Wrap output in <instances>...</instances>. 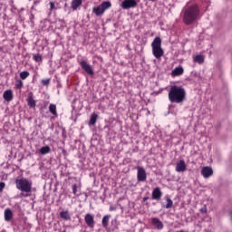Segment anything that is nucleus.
<instances>
[{"label": "nucleus", "mask_w": 232, "mask_h": 232, "mask_svg": "<svg viewBox=\"0 0 232 232\" xmlns=\"http://www.w3.org/2000/svg\"><path fill=\"white\" fill-rule=\"evenodd\" d=\"M168 97L172 104H182L186 101V89L182 86L173 85L169 91Z\"/></svg>", "instance_id": "obj_1"}, {"label": "nucleus", "mask_w": 232, "mask_h": 232, "mask_svg": "<svg viewBox=\"0 0 232 232\" xmlns=\"http://www.w3.org/2000/svg\"><path fill=\"white\" fill-rule=\"evenodd\" d=\"M198 19H200V8L197 5L188 6L183 12V23L187 25L193 24Z\"/></svg>", "instance_id": "obj_2"}, {"label": "nucleus", "mask_w": 232, "mask_h": 232, "mask_svg": "<svg viewBox=\"0 0 232 232\" xmlns=\"http://www.w3.org/2000/svg\"><path fill=\"white\" fill-rule=\"evenodd\" d=\"M16 189L21 191L20 197H24V198L30 197V193H32V180H29L26 178L16 179L14 181Z\"/></svg>", "instance_id": "obj_3"}, {"label": "nucleus", "mask_w": 232, "mask_h": 232, "mask_svg": "<svg viewBox=\"0 0 232 232\" xmlns=\"http://www.w3.org/2000/svg\"><path fill=\"white\" fill-rule=\"evenodd\" d=\"M151 48L152 55H154L156 59H161L164 55V50L162 49V39H160V37L157 36L154 38L151 43Z\"/></svg>", "instance_id": "obj_4"}, {"label": "nucleus", "mask_w": 232, "mask_h": 232, "mask_svg": "<svg viewBox=\"0 0 232 232\" xmlns=\"http://www.w3.org/2000/svg\"><path fill=\"white\" fill-rule=\"evenodd\" d=\"M111 8V2L105 1L102 2L100 5L92 8V14H95L98 17L101 15H104V12L106 10H110Z\"/></svg>", "instance_id": "obj_5"}, {"label": "nucleus", "mask_w": 232, "mask_h": 232, "mask_svg": "<svg viewBox=\"0 0 232 232\" xmlns=\"http://www.w3.org/2000/svg\"><path fill=\"white\" fill-rule=\"evenodd\" d=\"M79 64L82 70H84V72L87 73V75H90L91 77H93V75H95V72H93V68H92V65H90L88 62L81 61Z\"/></svg>", "instance_id": "obj_6"}, {"label": "nucleus", "mask_w": 232, "mask_h": 232, "mask_svg": "<svg viewBox=\"0 0 232 232\" xmlns=\"http://www.w3.org/2000/svg\"><path fill=\"white\" fill-rule=\"evenodd\" d=\"M137 180L138 182H146L148 175L146 174V169L142 167H137Z\"/></svg>", "instance_id": "obj_7"}, {"label": "nucleus", "mask_w": 232, "mask_h": 232, "mask_svg": "<svg viewBox=\"0 0 232 232\" xmlns=\"http://www.w3.org/2000/svg\"><path fill=\"white\" fill-rule=\"evenodd\" d=\"M85 224L90 227L91 229H93L95 227V218H93V215L88 213L84 217Z\"/></svg>", "instance_id": "obj_8"}, {"label": "nucleus", "mask_w": 232, "mask_h": 232, "mask_svg": "<svg viewBox=\"0 0 232 232\" xmlns=\"http://www.w3.org/2000/svg\"><path fill=\"white\" fill-rule=\"evenodd\" d=\"M177 173H184L186 169H188V166L186 165V161L184 160H179L176 163V168H175Z\"/></svg>", "instance_id": "obj_9"}, {"label": "nucleus", "mask_w": 232, "mask_h": 232, "mask_svg": "<svg viewBox=\"0 0 232 232\" xmlns=\"http://www.w3.org/2000/svg\"><path fill=\"white\" fill-rule=\"evenodd\" d=\"M137 6V1L135 0H124L121 3V8L123 10H130V8H135Z\"/></svg>", "instance_id": "obj_10"}, {"label": "nucleus", "mask_w": 232, "mask_h": 232, "mask_svg": "<svg viewBox=\"0 0 232 232\" xmlns=\"http://www.w3.org/2000/svg\"><path fill=\"white\" fill-rule=\"evenodd\" d=\"M151 224L156 227V229H164V223H162V221L158 218H152Z\"/></svg>", "instance_id": "obj_11"}, {"label": "nucleus", "mask_w": 232, "mask_h": 232, "mask_svg": "<svg viewBox=\"0 0 232 232\" xmlns=\"http://www.w3.org/2000/svg\"><path fill=\"white\" fill-rule=\"evenodd\" d=\"M162 198V191L160 188H156L152 190V200H160Z\"/></svg>", "instance_id": "obj_12"}, {"label": "nucleus", "mask_w": 232, "mask_h": 232, "mask_svg": "<svg viewBox=\"0 0 232 232\" xmlns=\"http://www.w3.org/2000/svg\"><path fill=\"white\" fill-rule=\"evenodd\" d=\"M3 97L6 102H11V101H14V92L12 90H6L4 92Z\"/></svg>", "instance_id": "obj_13"}, {"label": "nucleus", "mask_w": 232, "mask_h": 232, "mask_svg": "<svg viewBox=\"0 0 232 232\" xmlns=\"http://www.w3.org/2000/svg\"><path fill=\"white\" fill-rule=\"evenodd\" d=\"M4 217H5V222H10L14 218V212H12V209L10 208H5Z\"/></svg>", "instance_id": "obj_14"}, {"label": "nucleus", "mask_w": 232, "mask_h": 232, "mask_svg": "<svg viewBox=\"0 0 232 232\" xmlns=\"http://www.w3.org/2000/svg\"><path fill=\"white\" fill-rule=\"evenodd\" d=\"M27 104L29 108H35L36 103L35 100L34 99V92H30L27 97Z\"/></svg>", "instance_id": "obj_15"}, {"label": "nucleus", "mask_w": 232, "mask_h": 232, "mask_svg": "<svg viewBox=\"0 0 232 232\" xmlns=\"http://www.w3.org/2000/svg\"><path fill=\"white\" fill-rule=\"evenodd\" d=\"M184 73V68L182 67H176L172 72L171 75L172 77H179V75H182Z\"/></svg>", "instance_id": "obj_16"}, {"label": "nucleus", "mask_w": 232, "mask_h": 232, "mask_svg": "<svg viewBox=\"0 0 232 232\" xmlns=\"http://www.w3.org/2000/svg\"><path fill=\"white\" fill-rule=\"evenodd\" d=\"M213 175V169L211 167H204V179H209Z\"/></svg>", "instance_id": "obj_17"}, {"label": "nucleus", "mask_w": 232, "mask_h": 232, "mask_svg": "<svg viewBox=\"0 0 232 232\" xmlns=\"http://www.w3.org/2000/svg\"><path fill=\"white\" fill-rule=\"evenodd\" d=\"M111 218V215H105L102 219V225L105 229L108 227V225L110 224V218Z\"/></svg>", "instance_id": "obj_18"}, {"label": "nucleus", "mask_w": 232, "mask_h": 232, "mask_svg": "<svg viewBox=\"0 0 232 232\" xmlns=\"http://www.w3.org/2000/svg\"><path fill=\"white\" fill-rule=\"evenodd\" d=\"M82 5V0H72V8L73 12H75V10H77V8H79V6H81Z\"/></svg>", "instance_id": "obj_19"}, {"label": "nucleus", "mask_w": 232, "mask_h": 232, "mask_svg": "<svg viewBox=\"0 0 232 232\" xmlns=\"http://www.w3.org/2000/svg\"><path fill=\"white\" fill-rule=\"evenodd\" d=\"M49 111L52 113V115H54V117H57V105L51 103L49 105Z\"/></svg>", "instance_id": "obj_20"}, {"label": "nucleus", "mask_w": 232, "mask_h": 232, "mask_svg": "<svg viewBox=\"0 0 232 232\" xmlns=\"http://www.w3.org/2000/svg\"><path fill=\"white\" fill-rule=\"evenodd\" d=\"M60 217L63 220H72V217H70V213L68 212V210L60 212Z\"/></svg>", "instance_id": "obj_21"}, {"label": "nucleus", "mask_w": 232, "mask_h": 232, "mask_svg": "<svg viewBox=\"0 0 232 232\" xmlns=\"http://www.w3.org/2000/svg\"><path fill=\"white\" fill-rule=\"evenodd\" d=\"M194 63H198V64H202L204 63V56L202 54H198L193 56Z\"/></svg>", "instance_id": "obj_22"}, {"label": "nucleus", "mask_w": 232, "mask_h": 232, "mask_svg": "<svg viewBox=\"0 0 232 232\" xmlns=\"http://www.w3.org/2000/svg\"><path fill=\"white\" fill-rule=\"evenodd\" d=\"M97 117H98V115L95 112H93L91 115V119H90V121H89L90 126L95 125V123L97 122Z\"/></svg>", "instance_id": "obj_23"}, {"label": "nucleus", "mask_w": 232, "mask_h": 232, "mask_svg": "<svg viewBox=\"0 0 232 232\" xmlns=\"http://www.w3.org/2000/svg\"><path fill=\"white\" fill-rule=\"evenodd\" d=\"M165 200L167 201L165 206L166 209H171V208H173V200H171L168 196L165 197Z\"/></svg>", "instance_id": "obj_24"}, {"label": "nucleus", "mask_w": 232, "mask_h": 232, "mask_svg": "<svg viewBox=\"0 0 232 232\" xmlns=\"http://www.w3.org/2000/svg\"><path fill=\"white\" fill-rule=\"evenodd\" d=\"M24 86V83H23L22 80H16L14 83V88H16V90H23Z\"/></svg>", "instance_id": "obj_25"}, {"label": "nucleus", "mask_w": 232, "mask_h": 232, "mask_svg": "<svg viewBox=\"0 0 232 232\" xmlns=\"http://www.w3.org/2000/svg\"><path fill=\"white\" fill-rule=\"evenodd\" d=\"M50 151H51V150L48 146H44L40 149L41 155H48V153H50Z\"/></svg>", "instance_id": "obj_26"}, {"label": "nucleus", "mask_w": 232, "mask_h": 232, "mask_svg": "<svg viewBox=\"0 0 232 232\" xmlns=\"http://www.w3.org/2000/svg\"><path fill=\"white\" fill-rule=\"evenodd\" d=\"M33 59H34V61H35V63H42L43 62V55H41V53L34 54Z\"/></svg>", "instance_id": "obj_27"}, {"label": "nucleus", "mask_w": 232, "mask_h": 232, "mask_svg": "<svg viewBox=\"0 0 232 232\" xmlns=\"http://www.w3.org/2000/svg\"><path fill=\"white\" fill-rule=\"evenodd\" d=\"M27 77H30V72L28 71L20 72V79H22V81H24Z\"/></svg>", "instance_id": "obj_28"}, {"label": "nucleus", "mask_w": 232, "mask_h": 232, "mask_svg": "<svg viewBox=\"0 0 232 232\" xmlns=\"http://www.w3.org/2000/svg\"><path fill=\"white\" fill-rule=\"evenodd\" d=\"M50 79H44L41 81L42 86H50Z\"/></svg>", "instance_id": "obj_29"}, {"label": "nucleus", "mask_w": 232, "mask_h": 232, "mask_svg": "<svg viewBox=\"0 0 232 232\" xmlns=\"http://www.w3.org/2000/svg\"><path fill=\"white\" fill-rule=\"evenodd\" d=\"M50 12H53V10H55V4L53 2H50Z\"/></svg>", "instance_id": "obj_30"}, {"label": "nucleus", "mask_w": 232, "mask_h": 232, "mask_svg": "<svg viewBox=\"0 0 232 232\" xmlns=\"http://www.w3.org/2000/svg\"><path fill=\"white\" fill-rule=\"evenodd\" d=\"M72 193L73 195H77V184L72 185Z\"/></svg>", "instance_id": "obj_31"}, {"label": "nucleus", "mask_w": 232, "mask_h": 232, "mask_svg": "<svg viewBox=\"0 0 232 232\" xmlns=\"http://www.w3.org/2000/svg\"><path fill=\"white\" fill-rule=\"evenodd\" d=\"M5 182H0V193H2L3 190L5 189Z\"/></svg>", "instance_id": "obj_32"}, {"label": "nucleus", "mask_w": 232, "mask_h": 232, "mask_svg": "<svg viewBox=\"0 0 232 232\" xmlns=\"http://www.w3.org/2000/svg\"><path fill=\"white\" fill-rule=\"evenodd\" d=\"M110 211H117V207L116 206H111L110 207Z\"/></svg>", "instance_id": "obj_33"}, {"label": "nucleus", "mask_w": 232, "mask_h": 232, "mask_svg": "<svg viewBox=\"0 0 232 232\" xmlns=\"http://www.w3.org/2000/svg\"><path fill=\"white\" fill-rule=\"evenodd\" d=\"M150 198L149 197H144L142 199V202H146V200H148Z\"/></svg>", "instance_id": "obj_34"}, {"label": "nucleus", "mask_w": 232, "mask_h": 232, "mask_svg": "<svg viewBox=\"0 0 232 232\" xmlns=\"http://www.w3.org/2000/svg\"><path fill=\"white\" fill-rule=\"evenodd\" d=\"M201 175L204 176V167H201Z\"/></svg>", "instance_id": "obj_35"}, {"label": "nucleus", "mask_w": 232, "mask_h": 232, "mask_svg": "<svg viewBox=\"0 0 232 232\" xmlns=\"http://www.w3.org/2000/svg\"><path fill=\"white\" fill-rule=\"evenodd\" d=\"M149 1H151L152 3H155V0H149Z\"/></svg>", "instance_id": "obj_36"}, {"label": "nucleus", "mask_w": 232, "mask_h": 232, "mask_svg": "<svg viewBox=\"0 0 232 232\" xmlns=\"http://www.w3.org/2000/svg\"><path fill=\"white\" fill-rule=\"evenodd\" d=\"M206 211H207V208H206V206H205V210H204V212L206 213Z\"/></svg>", "instance_id": "obj_37"}, {"label": "nucleus", "mask_w": 232, "mask_h": 232, "mask_svg": "<svg viewBox=\"0 0 232 232\" xmlns=\"http://www.w3.org/2000/svg\"><path fill=\"white\" fill-rule=\"evenodd\" d=\"M200 211H204V208H201Z\"/></svg>", "instance_id": "obj_38"}]
</instances>
